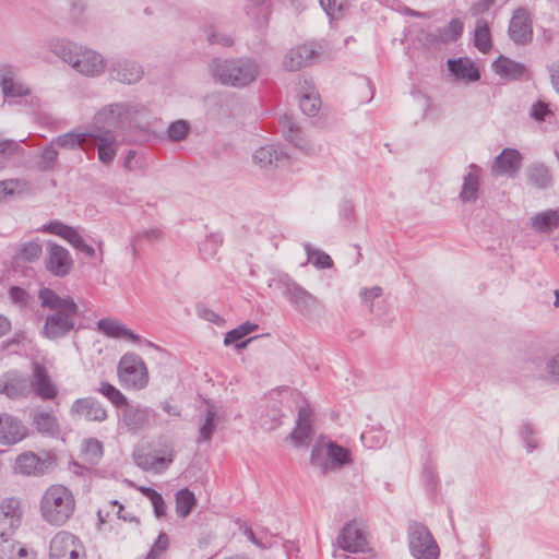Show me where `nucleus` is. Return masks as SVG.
I'll return each instance as SVG.
<instances>
[{
	"instance_id": "bb28decb",
	"label": "nucleus",
	"mask_w": 559,
	"mask_h": 559,
	"mask_svg": "<svg viewBox=\"0 0 559 559\" xmlns=\"http://www.w3.org/2000/svg\"><path fill=\"white\" fill-rule=\"evenodd\" d=\"M311 417L312 412L308 407L299 409L296 427L290 433V440L295 445H305L310 441L312 435Z\"/></svg>"
},
{
	"instance_id": "39448f33",
	"label": "nucleus",
	"mask_w": 559,
	"mask_h": 559,
	"mask_svg": "<svg viewBox=\"0 0 559 559\" xmlns=\"http://www.w3.org/2000/svg\"><path fill=\"white\" fill-rule=\"evenodd\" d=\"M310 461L321 473L340 469L353 462L350 450L333 441L316 444L311 451Z\"/></svg>"
},
{
	"instance_id": "603ef678",
	"label": "nucleus",
	"mask_w": 559,
	"mask_h": 559,
	"mask_svg": "<svg viewBox=\"0 0 559 559\" xmlns=\"http://www.w3.org/2000/svg\"><path fill=\"white\" fill-rule=\"evenodd\" d=\"M360 440L365 447L372 449V448L381 447L384 443L385 438H384V433L381 429L371 427V428L366 429L361 433Z\"/></svg>"
},
{
	"instance_id": "a211bd4d",
	"label": "nucleus",
	"mask_w": 559,
	"mask_h": 559,
	"mask_svg": "<svg viewBox=\"0 0 559 559\" xmlns=\"http://www.w3.org/2000/svg\"><path fill=\"white\" fill-rule=\"evenodd\" d=\"M27 435V428L16 417L0 413V444L10 445L22 441Z\"/></svg>"
},
{
	"instance_id": "49530a36",
	"label": "nucleus",
	"mask_w": 559,
	"mask_h": 559,
	"mask_svg": "<svg viewBox=\"0 0 559 559\" xmlns=\"http://www.w3.org/2000/svg\"><path fill=\"white\" fill-rule=\"evenodd\" d=\"M281 123L283 126L285 138L289 142L294 143L297 147H299L302 151H306V152L310 151V145L301 136V133L299 132V130L294 128V123L289 118L284 117L281 120Z\"/></svg>"
},
{
	"instance_id": "c85d7f7f",
	"label": "nucleus",
	"mask_w": 559,
	"mask_h": 559,
	"mask_svg": "<svg viewBox=\"0 0 559 559\" xmlns=\"http://www.w3.org/2000/svg\"><path fill=\"white\" fill-rule=\"evenodd\" d=\"M46 468V461L41 460L33 452L22 453L15 461V469L24 475L43 474Z\"/></svg>"
},
{
	"instance_id": "bf43d9fd",
	"label": "nucleus",
	"mask_w": 559,
	"mask_h": 559,
	"mask_svg": "<svg viewBox=\"0 0 559 559\" xmlns=\"http://www.w3.org/2000/svg\"><path fill=\"white\" fill-rule=\"evenodd\" d=\"M207 41L211 45L217 44L225 47L233 45V38L229 35L218 34L213 26L204 29Z\"/></svg>"
},
{
	"instance_id": "b1692460",
	"label": "nucleus",
	"mask_w": 559,
	"mask_h": 559,
	"mask_svg": "<svg viewBox=\"0 0 559 559\" xmlns=\"http://www.w3.org/2000/svg\"><path fill=\"white\" fill-rule=\"evenodd\" d=\"M462 32L463 23L459 19H453L447 26L427 34L426 41L430 46L438 47L439 45L455 41Z\"/></svg>"
},
{
	"instance_id": "7c9ffc66",
	"label": "nucleus",
	"mask_w": 559,
	"mask_h": 559,
	"mask_svg": "<svg viewBox=\"0 0 559 559\" xmlns=\"http://www.w3.org/2000/svg\"><path fill=\"white\" fill-rule=\"evenodd\" d=\"M174 461V452L169 451L167 455L156 456L153 454L139 455L136 464L144 471L163 473Z\"/></svg>"
},
{
	"instance_id": "6ab92c4d",
	"label": "nucleus",
	"mask_w": 559,
	"mask_h": 559,
	"mask_svg": "<svg viewBox=\"0 0 559 559\" xmlns=\"http://www.w3.org/2000/svg\"><path fill=\"white\" fill-rule=\"evenodd\" d=\"M153 415L147 406L127 404L122 411V423L129 431L135 433L148 427Z\"/></svg>"
},
{
	"instance_id": "13d9d810",
	"label": "nucleus",
	"mask_w": 559,
	"mask_h": 559,
	"mask_svg": "<svg viewBox=\"0 0 559 559\" xmlns=\"http://www.w3.org/2000/svg\"><path fill=\"white\" fill-rule=\"evenodd\" d=\"M359 295L362 304L368 308V310L370 312H374L373 301L382 295V288L379 286L362 288Z\"/></svg>"
},
{
	"instance_id": "5fc2aeb1",
	"label": "nucleus",
	"mask_w": 559,
	"mask_h": 559,
	"mask_svg": "<svg viewBox=\"0 0 559 559\" xmlns=\"http://www.w3.org/2000/svg\"><path fill=\"white\" fill-rule=\"evenodd\" d=\"M21 145L14 140H0V160L2 163L9 160L15 155L22 153Z\"/></svg>"
},
{
	"instance_id": "c03bdc74",
	"label": "nucleus",
	"mask_w": 559,
	"mask_h": 559,
	"mask_svg": "<svg viewBox=\"0 0 559 559\" xmlns=\"http://www.w3.org/2000/svg\"><path fill=\"white\" fill-rule=\"evenodd\" d=\"M0 559H27V550L20 543L7 537L0 543Z\"/></svg>"
},
{
	"instance_id": "4d7b16f0",
	"label": "nucleus",
	"mask_w": 559,
	"mask_h": 559,
	"mask_svg": "<svg viewBox=\"0 0 559 559\" xmlns=\"http://www.w3.org/2000/svg\"><path fill=\"white\" fill-rule=\"evenodd\" d=\"M530 180L537 187L544 188L550 182V175L545 166H534L530 169Z\"/></svg>"
},
{
	"instance_id": "a19ab883",
	"label": "nucleus",
	"mask_w": 559,
	"mask_h": 559,
	"mask_svg": "<svg viewBox=\"0 0 559 559\" xmlns=\"http://www.w3.org/2000/svg\"><path fill=\"white\" fill-rule=\"evenodd\" d=\"M33 425L36 430L45 435H55L59 430L57 417L49 412H37L33 415Z\"/></svg>"
},
{
	"instance_id": "4c0bfd02",
	"label": "nucleus",
	"mask_w": 559,
	"mask_h": 559,
	"mask_svg": "<svg viewBox=\"0 0 559 559\" xmlns=\"http://www.w3.org/2000/svg\"><path fill=\"white\" fill-rule=\"evenodd\" d=\"M43 253L41 243L38 240H29L17 245L14 259L23 262H35Z\"/></svg>"
},
{
	"instance_id": "412c9836",
	"label": "nucleus",
	"mask_w": 559,
	"mask_h": 559,
	"mask_svg": "<svg viewBox=\"0 0 559 559\" xmlns=\"http://www.w3.org/2000/svg\"><path fill=\"white\" fill-rule=\"evenodd\" d=\"M144 110L143 106L131 103L111 104L98 112V120L107 123L129 120Z\"/></svg>"
},
{
	"instance_id": "5701e85b",
	"label": "nucleus",
	"mask_w": 559,
	"mask_h": 559,
	"mask_svg": "<svg viewBox=\"0 0 559 559\" xmlns=\"http://www.w3.org/2000/svg\"><path fill=\"white\" fill-rule=\"evenodd\" d=\"M448 69L451 74L457 80L463 82H475L480 79V73L473 60L467 57L457 59H449L447 62Z\"/></svg>"
},
{
	"instance_id": "aec40b11",
	"label": "nucleus",
	"mask_w": 559,
	"mask_h": 559,
	"mask_svg": "<svg viewBox=\"0 0 559 559\" xmlns=\"http://www.w3.org/2000/svg\"><path fill=\"white\" fill-rule=\"evenodd\" d=\"M340 547L349 552L365 551L367 547L366 534L356 523H347L337 537Z\"/></svg>"
},
{
	"instance_id": "f3484780",
	"label": "nucleus",
	"mask_w": 559,
	"mask_h": 559,
	"mask_svg": "<svg viewBox=\"0 0 559 559\" xmlns=\"http://www.w3.org/2000/svg\"><path fill=\"white\" fill-rule=\"evenodd\" d=\"M109 75L121 83L134 84L143 76V69L134 61L119 58L109 66Z\"/></svg>"
},
{
	"instance_id": "e433bc0d",
	"label": "nucleus",
	"mask_w": 559,
	"mask_h": 559,
	"mask_svg": "<svg viewBox=\"0 0 559 559\" xmlns=\"http://www.w3.org/2000/svg\"><path fill=\"white\" fill-rule=\"evenodd\" d=\"M474 43L476 48L484 53L492 48L489 21L485 17H479L476 21Z\"/></svg>"
},
{
	"instance_id": "9d476101",
	"label": "nucleus",
	"mask_w": 559,
	"mask_h": 559,
	"mask_svg": "<svg viewBox=\"0 0 559 559\" xmlns=\"http://www.w3.org/2000/svg\"><path fill=\"white\" fill-rule=\"evenodd\" d=\"M33 393V385L29 376L17 371L9 370L0 376V394L10 400L19 401L28 399Z\"/></svg>"
},
{
	"instance_id": "9b49d317",
	"label": "nucleus",
	"mask_w": 559,
	"mask_h": 559,
	"mask_svg": "<svg viewBox=\"0 0 559 559\" xmlns=\"http://www.w3.org/2000/svg\"><path fill=\"white\" fill-rule=\"evenodd\" d=\"M23 507L16 497L4 498L0 501V538L12 536L21 526Z\"/></svg>"
},
{
	"instance_id": "f257e3e1",
	"label": "nucleus",
	"mask_w": 559,
	"mask_h": 559,
	"mask_svg": "<svg viewBox=\"0 0 559 559\" xmlns=\"http://www.w3.org/2000/svg\"><path fill=\"white\" fill-rule=\"evenodd\" d=\"M38 299L40 306L48 310L40 332L45 338L58 340L75 329L80 310L71 296H60L53 289L43 287Z\"/></svg>"
},
{
	"instance_id": "a18cd8bd",
	"label": "nucleus",
	"mask_w": 559,
	"mask_h": 559,
	"mask_svg": "<svg viewBox=\"0 0 559 559\" xmlns=\"http://www.w3.org/2000/svg\"><path fill=\"white\" fill-rule=\"evenodd\" d=\"M308 257V262L317 269H331L333 266V260L324 251L313 248L310 243L304 246Z\"/></svg>"
},
{
	"instance_id": "8fccbe9b",
	"label": "nucleus",
	"mask_w": 559,
	"mask_h": 559,
	"mask_svg": "<svg viewBox=\"0 0 559 559\" xmlns=\"http://www.w3.org/2000/svg\"><path fill=\"white\" fill-rule=\"evenodd\" d=\"M215 419L216 412L213 406H209L205 412L204 424L199 429V443L211 440L212 435L215 430Z\"/></svg>"
},
{
	"instance_id": "20e7f679",
	"label": "nucleus",
	"mask_w": 559,
	"mask_h": 559,
	"mask_svg": "<svg viewBox=\"0 0 559 559\" xmlns=\"http://www.w3.org/2000/svg\"><path fill=\"white\" fill-rule=\"evenodd\" d=\"M210 72L223 85L245 87L257 80L260 66L251 58L214 59Z\"/></svg>"
},
{
	"instance_id": "de8ad7c7",
	"label": "nucleus",
	"mask_w": 559,
	"mask_h": 559,
	"mask_svg": "<svg viewBox=\"0 0 559 559\" xmlns=\"http://www.w3.org/2000/svg\"><path fill=\"white\" fill-rule=\"evenodd\" d=\"M509 35L511 39L516 44H524V10L519 8L509 25Z\"/></svg>"
},
{
	"instance_id": "473e14b6",
	"label": "nucleus",
	"mask_w": 559,
	"mask_h": 559,
	"mask_svg": "<svg viewBox=\"0 0 559 559\" xmlns=\"http://www.w3.org/2000/svg\"><path fill=\"white\" fill-rule=\"evenodd\" d=\"M299 105L301 110L307 116H316L319 112L320 109V96L316 88L311 85H308V83L305 81V86L301 88L300 92V98H299Z\"/></svg>"
},
{
	"instance_id": "393cba45",
	"label": "nucleus",
	"mask_w": 559,
	"mask_h": 559,
	"mask_svg": "<svg viewBox=\"0 0 559 559\" xmlns=\"http://www.w3.org/2000/svg\"><path fill=\"white\" fill-rule=\"evenodd\" d=\"M521 154L511 148H506L496 157L491 171L493 175H513L521 167Z\"/></svg>"
},
{
	"instance_id": "f8f14e48",
	"label": "nucleus",
	"mask_w": 559,
	"mask_h": 559,
	"mask_svg": "<svg viewBox=\"0 0 559 559\" xmlns=\"http://www.w3.org/2000/svg\"><path fill=\"white\" fill-rule=\"evenodd\" d=\"M46 270L57 277L67 276L73 267L70 252L62 246L48 242L44 259Z\"/></svg>"
},
{
	"instance_id": "338daca9",
	"label": "nucleus",
	"mask_w": 559,
	"mask_h": 559,
	"mask_svg": "<svg viewBox=\"0 0 559 559\" xmlns=\"http://www.w3.org/2000/svg\"><path fill=\"white\" fill-rule=\"evenodd\" d=\"M150 501L154 508V513L157 518H162L166 514L167 507L164 501V498L162 497V495L159 492H157L155 495V497L152 498Z\"/></svg>"
},
{
	"instance_id": "6e6552de",
	"label": "nucleus",
	"mask_w": 559,
	"mask_h": 559,
	"mask_svg": "<svg viewBox=\"0 0 559 559\" xmlns=\"http://www.w3.org/2000/svg\"><path fill=\"white\" fill-rule=\"evenodd\" d=\"M50 559H86L85 547L71 532L59 531L49 543Z\"/></svg>"
},
{
	"instance_id": "37998d69",
	"label": "nucleus",
	"mask_w": 559,
	"mask_h": 559,
	"mask_svg": "<svg viewBox=\"0 0 559 559\" xmlns=\"http://www.w3.org/2000/svg\"><path fill=\"white\" fill-rule=\"evenodd\" d=\"M59 153L52 141L38 155L37 168L41 171L53 170L58 163Z\"/></svg>"
},
{
	"instance_id": "f704fd0d",
	"label": "nucleus",
	"mask_w": 559,
	"mask_h": 559,
	"mask_svg": "<svg viewBox=\"0 0 559 559\" xmlns=\"http://www.w3.org/2000/svg\"><path fill=\"white\" fill-rule=\"evenodd\" d=\"M559 225V210L543 211L531 218V226L539 233H550Z\"/></svg>"
},
{
	"instance_id": "e2e57ef3",
	"label": "nucleus",
	"mask_w": 559,
	"mask_h": 559,
	"mask_svg": "<svg viewBox=\"0 0 559 559\" xmlns=\"http://www.w3.org/2000/svg\"><path fill=\"white\" fill-rule=\"evenodd\" d=\"M189 127L183 120L173 122L168 128V136L174 141H181L188 134Z\"/></svg>"
},
{
	"instance_id": "58836bf2",
	"label": "nucleus",
	"mask_w": 559,
	"mask_h": 559,
	"mask_svg": "<svg viewBox=\"0 0 559 559\" xmlns=\"http://www.w3.org/2000/svg\"><path fill=\"white\" fill-rule=\"evenodd\" d=\"M258 328H259L258 324L247 321V322L242 323L241 325L237 326L236 329L226 333L225 338H224V344L226 346L236 344L237 348H245L247 346V344L251 341V338L243 341L241 343H237V342L240 341L241 338H243L246 335L257 331Z\"/></svg>"
},
{
	"instance_id": "09e8293b",
	"label": "nucleus",
	"mask_w": 559,
	"mask_h": 559,
	"mask_svg": "<svg viewBox=\"0 0 559 559\" xmlns=\"http://www.w3.org/2000/svg\"><path fill=\"white\" fill-rule=\"evenodd\" d=\"M98 392L109 400L116 407H124L128 402L127 397L112 384L108 382H102Z\"/></svg>"
},
{
	"instance_id": "2f4dec72",
	"label": "nucleus",
	"mask_w": 559,
	"mask_h": 559,
	"mask_svg": "<svg viewBox=\"0 0 559 559\" xmlns=\"http://www.w3.org/2000/svg\"><path fill=\"white\" fill-rule=\"evenodd\" d=\"M91 139L90 133L71 131L63 134L58 135L52 139V144L56 146L66 148V150H76L83 148L86 150L87 140Z\"/></svg>"
},
{
	"instance_id": "7ed1b4c3",
	"label": "nucleus",
	"mask_w": 559,
	"mask_h": 559,
	"mask_svg": "<svg viewBox=\"0 0 559 559\" xmlns=\"http://www.w3.org/2000/svg\"><path fill=\"white\" fill-rule=\"evenodd\" d=\"M50 50L82 75L95 78L106 70L104 57L85 46L72 41L51 39Z\"/></svg>"
},
{
	"instance_id": "c9c22d12",
	"label": "nucleus",
	"mask_w": 559,
	"mask_h": 559,
	"mask_svg": "<svg viewBox=\"0 0 559 559\" xmlns=\"http://www.w3.org/2000/svg\"><path fill=\"white\" fill-rule=\"evenodd\" d=\"M492 69L502 79L507 80L519 79L524 72V68L521 63H518L503 56L499 57L492 63Z\"/></svg>"
},
{
	"instance_id": "69168bd1",
	"label": "nucleus",
	"mask_w": 559,
	"mask_h": 559,
	"mask_svg": "<svg viewBox=\"0 0 559 559\" xmlns=\"http://www.w3.org/2000/svg\"><path fill=\"white\" fill-rule=\"evenodd\" d=\"M21 182L17 179H7L0 181V202L10 194H13L17 188L20 187Z\"/></svg>"
},
{
	"instance_id": "680f3d73",
	"label": "nucleus",
	"mask_w": 559,
	"mask_h": 559,
	"mask_svg": "<svg viewBox=\"0 0 559 559\" xmlns=\"http://www.w3.org/2000/svg\"><path fill=\"white\" fill-rule=\"evenodd\" d=\"M9 298L12 304L23 308L27 306L29 296L25 289L19 286H11L9 288Z\"/></svg>"
},
{
	"instance_id": "774afa93",
	"label": "nucleus",
	"mask_w": 559,
	"mask_h": 559,
	"mask_svg": "<svg viewBox=\"0 0 559 559\" xmlns=\"http://www.w3.org/2000/svg\"><path fill=\"white\" fill-rule=\"evenodd\" d=\"M496 0H479L474 3L471 8V13L475 16L480 15L489 11Z\"/></svg>"
},
{
	"instance_id": "864d4df0",
	"label": "nucleus",
	"mask_w": 559,
	"mask_h": 559,
	"mask_svg": "<svg viewBox=\"0 0 559 559\" xmlns=\"http://www.w3.org/2000/svg\"><path fill=\"white\" fill-rule=\"evenodd\" d=\"M222 237L219 235L209 236L201 245L200 251L204 259L214 258L217 253L218 248L222 245Z\"/></svg>"
},
{
	"instance_id": "052dcab7",
	"label": "nucleus",
	"mask_w": 559,
	"mask_h": 559,
	"mask_svg": "<svg viewBox=\"0 0 559 559\" xmlns=\"http://www.w3.org/2000/svg\"><path fill=\"white\" fill-rule=\"evenodd\" d=\"M168 545L169 538L167 534L160 533L147 554L146 559H157L168 548Z\"/></svg>"
},
{
	"instance_id": "3c124183",
	"label": "nucleus",
	"mask_w": 559,
	"mask_h": 559,
	"mask_svg": "<svg viewBox=\"0 0 559 559\" xmlns=\"http://www.w3.org/2000/svg\"><path fill=\"white\" fill-rule=\"evenodd\" d=\"M320 4L332 20L343 17L348 9L345 0H320Z\"/></svg>"
},
{
	"instance_id": "ddd939ff",
	"label": "nucleus",
	"mask_w": 559,
	"mask_h": 559,
	"mask_svg": "<svg viewBox=\"0 0 559 559\" xmlns=\"http://www.w3.org/2000/svg\"><path fill=\"white\" fill-rule=\"evenodd\" d=\"M41 230L63 238L73 248L81 251L86 257L92 258L95 255V249L84 241L79 228L55 221L44 225Z\"/></svg>"
},
{
	"instance_id": "0eeeda50",
	"label": "nucleus",
	"mask_w": 559,
	"mask_h": 559,
	"mask_svg": "<svg viewBox=\"0 0 559 559\" xmlns=\"http://www.w3.org/2000/svg\"><path fill=\"white\" fill-rule=\"evenodd\" d=\"M120 383L127 389L142 390L148 383V371L143 359L134 354H124L118 364Z\"/></svg>"
},
{
	"instance_id": "72a5a7b5",
	"label": "nucleus",
	"mask_w": 559,
	"mask_h": 559,
	"mask_svg": "<svg viewBox=\"0 0 559 559\" xmlns=\"http://www.w3.org/2000/svg\"><path fill=\"white\" fill-rule=\"evenodd\" d=\"M0 84L5 98H17L29 93V88L12 72L4 73L1 78Z\"/></svg>"
},
{
	"instance_id": "0e129e2a",
	"label": "nucleus",
	"mask_w": 559,
	"mask_h": 559,
	"mask_svg": "<svg viewBox=\"0 0 559 559\" xmlns=\"http://www.w3.org/2000/svg\"><path fill=\"white\" fill-rule=\"evenodd\" d=\"M123 167L129 171L141 170L144 167V160L135 151L131 150L123 159Z\"/></svg>"
},
{
	"instance_id": "6e6d98bb",
	"label": "nucleus",
	"mask_w": 559,
	"mask_h": 559,
	"mask_svg": "<svg viewBox=\"0 0 559 559\" xmlns=\"http://www.w3.org/2000/svg\"><path fill=\"white\" fill-rule=\"evenodd\" d=\"M530 116L536 121H547L554 117V111L547 103L538 100L532 105Z\"/></svg>"
},
{
	"instance_id": "c756f323",
	"label": "nucleus",
	"mask_w": 559,
	"mask_h": 559,
	"mask_svg": "<svg viewBox=\"0 0 559 559\" xmlns=\"http://www.w3.org/2000/svg\"><path fill=\"white\" fill-rule=\"evenodd\" d=\"M287 159L286 154L275 145H265L258 148L253 154V160L261 167L278 165Z\"/></svg>"
},
{
	"instance_id": "cd10ccee",
	"label": "nucleus",
	"mask_w": 559,
	"mask_h": 559,
	"mask_svg": "<svg viewBox=\"0 0 559 559\" xmlns=\"http://www.w3.org/2000/svg\"><path fill=\"white\" fill-rule=\"evenodd\" d=\"M468 173L464 176L460 199L464 203L475 202L479 192V173L480 169L472 164Z\"/></svg>"
},
{
	"instance_id": "4be33fe9",
	"label": "nucleus",
	"mask_w": 559,
	"mask_h": 559,
	"mask_svg": "<svg viewBox=\"0 0 559 559\" xmlns=\"http://www.w3.org/2000/svg\"><path fill=\"white\" fill-rule=\"evenodd\" d=\"M97 329L104 335L112 338L124 340L132 343H139L142 337L128 329L123 323L116 319H100L97 322Z\"/></svg>"
},
{
	"instance_id": "dca6fc26",
	"label": "nucleus",
	"mask_w": 559,
	"mask_h": 559,
	"mask_svg": "<svg viewBox=\"0 0 559 559\" xmlns=\"http://www.w3.org/2000/svg\"><path fill=\"white\" fill-rule=\"evenodd\" d=\"M319 58V51L313 45H300L292 48L283 58L286 71H297L312 64Z\"/></svg>"
},
{
	"instance_id": "4468645a",
	"label": "nucleus",
	"mask_w": 559,
	"mask_h": 559,
	"mask_svg": "<svg viewBox=\"0 0 559 559\" xmlns=\"http://www.w3.org/2000/svg\"><path fill=\"white\" fill-rule=\"evenodd\" d=\"M72 418L102 423L107 419V411L100 402L93 397L75 400L70 408Z\"/></svg>"
},
{
	"instance_id": "ea45409f",
	"label": "nucleus",
	"mask_w": 559,
	"mask_h": 559,
	"mask_svg": "<svg viewBox=\"0 0 559 559\" xmlns=\"http://www.w3.org/2000/svg\"><path fill=\"white\" fill-rule=\"evenodd\" d=\"M195 507L197 498L190 489L183 488L176 493V514L179 518H188Z\"/></svg>"
},
{
	"instance_id": "2eb2a0df",
	"label": "nucleus",
	"mask_w": 559,
	"mask_h": 559,
	"mask_svg": "<svg viewBox=\"0 0 559 559\" xmlns=\"http://www.w3.org/2000/svg\"><path fill=\"white\" fill-rule=\"evenodd\" d=\"M29 379L33 385V393L39 399L48 401L53 400L58 395V386L45 366L38 362L33 364Z\"/></svg>"
},
{
	"instance_id": "f03ea898",
	"label": "nucleus",
	"mask_w": 559,
	"mask_h": 559,
	"mask_svg": "<svg viewBox=\"0 0 559 559\" xmlns=\"http://www.w3.org/2000/svg\"><path fill=\"white\" fill-rule=\"evenodd\" d=\"M76 500L64 485L48 486L38 500V513L41 521L50 526H64L74 515Z\"/></svg>"
},
{
	"instance_id": "a878e982",
	"label": "nucleus",
	"mask_w": 559,
	"mask_h": 559,
	"mask_svg": "<svg viewBox=\"0 0 559 559\" xmlns=\"http://www.w3.org/2000/svg\"><path fill=\"white\" fill-rule=\"evenodd\" d=\"M91 139L97 144L99 160L105 165L111 164L117 155L115 134L109 130H105L91 134Z\"/></svg>"
},
{
	"instance_id": "79ce46f5",
	"label": "nucleus",
	"mask_w": 559,
	"mask_h": 559,
	"mask_svg": "<svg viewBox=\"0 0 559 559\" xmlns=\"http://www.w3.org/2000/svg\"><path fill=\"white\" fill-rule=\"evenodd\" d=\"M82 460L91 465H95L103 456V444L99 440L91 438L83 441L81 450Z\"/></svg>"
},
{
	"instance_id": "1a4fd4ad",
	"label": "nucleus",
	"mask_w": 559,
	"mask_h": 559,
	"mask_svg": "<svg viewBox=\"0 0 559 559\" xmlns=\"http://www.w3.org/2000/svg\"><path fill=\"white\" fill-rule=\"evenodd\" d=\"M411 554L416 559H438L439 547L429 530L420 523H413L408 530Z\"/></svg>"
},
{
	"instance_id": "423d86ee",
	"label": "nucleus",
	"mask_w": 559,
	"mask_h": 559,
	"mask_svg": "<svg viewBox=\"0 0 559 559\" xmlns=\"http://www.w3.org/2000/svg\"><path fill=\"white\" fill-rule=\"evenodd\" d=\"M277 285L289 302L308 319H312L320 307L319 299L292 280L288 275L280 276Z\"/></svg>"
}]
</instances>
